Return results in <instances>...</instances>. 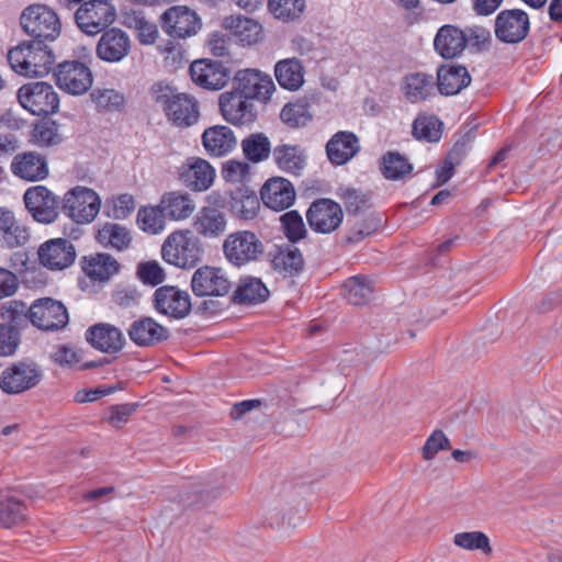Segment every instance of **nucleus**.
Listing matches in <instances>:
<instances>
[{
    "label": "nucleus",
    "mask_w": 562,
    "mask_h": 562,
    "mask_svg": "<svg viewBox=\"0 0 562 562\" xmlns=\"http://www.w3.org/2000/svg\"><path fill=\"white\" fill-rule=\"evenodd\" d=\"M8 61L14 72L24 77H43L54 64V54L42 42L24 41L8 52Z\"/></svg>",
    "instance_id": "nucleus-1"
},
{
    "label": "nucleus",
    "mask_w": 562,
    "mask_h": 562,
    "mask_svg": "<svg viewBox=\"0 0 562 562\" xmlns=\"http://www.w3.org/2000/svg\"><path fill=\"white\" fill-rule=\"evenodd\" d=\"M24 32L36 42L54 41L61 30V23L55 11L44 4L27 7L20 18Z\"/></svg>",
    "instance_id": "nucleus-2"
},
{
    "label": "nucleus",
    "mask_w": 562,
    "mask_h": 562,
    "mask_svg": "<svg viewBox=\"0 0 562 562\" xmlns=\"http://www.w3.org/2000/svg\"><path fill=\"white\" fill-rule=\"evenodd\" d=\"M265 251L263 243L250 231H238L226 236L223 252L229 263L236 267L256 261Z\"/></svg>",
    "instance_id": "nucleus-3"
},
{
    "label": "nucleus",
    "mask_w": 562,
    "mask_h": 562,
    "mask_svg": "<svg viewBox=\"0 0 562 562\" xmlns=\"http://www.w3.org/2000/svg\"><path fill=\"white\" fill-rule=\"evenodd\" d=\"M21 105L34 115H49L59 106V98L53 86L36 81L23 85L18 91Z\"/></svg>",
    "instance_id": "nucleus-4"
},
{
    "label": "nucleus",
    "mask_w": 562,
    "mask_h": 562,
    "mask_svg": "<svg viewBox=\"0 0 562 562\" xmlns=\"http://www.w3.org/2000/svg\"><path fill=\"white\" fill-rule=\"evenodd\" d=\"M42 379L43 371L37 363L19 361L2 371L0 390L10 395L21 394L38 385Z\"/></svg>",
    "instance_id": "nucleus-5"
},
{
    "label": "nucleus",
    "mask_w": 562,
    "mask_h": 562,
    "mask_svg": "<svg viewBox=\"0 0 562 562\" xmlns=\"http://www.w3.org/2000/svg\"><path fill=\"white\" fill-rule=\"evenodd\" d=\"M29 319L40 330L57 331L66 327L69 315L63 302L52 297H42L29 306Z\"/></svg>",
    "instance_id": "nucleus-6"
},
{
    "label": "nucleus",
    "mask_w": 562,
    "mask_h": 562,
    "mask_svg": "<svg viewBox=\"0 0 562 562\" xmlns=\"http://www.w3.org/2000/svg\"><path fill=\"white\" fill-rule=\"evenodd\" d=\"M101 206L99 195L92 189L76 187L63 199V211L74 222L87 224L98 215Z\"/></svg>",
    "instance_id": "nucleus-7"
},
{
    "label": "nucleus",
    "mask_w": 562,
    "mask_h": 562,
    "mask_svg": "<svg viewBox=\"0 0 562 562\" xmlns=\"http://www.w3.org/2000/svg\"><path fill=\"white\" fill-rule=\"evenodd\" d=\"M115 16V9L109 1L90 0L78 8L75 21L82 32L95 35L112 24Z\"/></svg>",
    "instance_id": "nucleus-8"
},
{
    "label": "nucleus",
    "mask_w": 562,
    "mask_h": 562,
    "mask_svg": "<svg viewBox=\"0 0 562 562\" xmlns=\"http://www.w3.org/2000/svg\"><path fill=\"white\" fill-rule=\"evenodd\" d=\"M220 198L215 192L207 195L209 205L202 206L194 217L193 227L204 238H218L227 231V214L223 207L217 206Z\"/></svg>",
    "instance_id": "nucleus-9"
},
{
    "label": "nucleus",
    "mask_w": 562,
    "mask_h": 562,
    "mask_svg": "<svg viewBox=\"0 0 562 562\" xmlns=\"http://www.w3.org/2000/svg\"><path fill=\"white\" fill-rule=\"evenodd\" d=\"M56 85L72 95L87 92L93 82L91 69L78 60H66L59 64L54 72Z\"/></svg>",
    "instance_id": "nucleus-10"
},
{
    "label": "nucleus",
    "mask_w": 562,
    "mask_h": 562,
    "mask_svg": "<svg viewBox=\"0 0 562 562\" xmlns=\"http://www.w3.org/2000/svg\"><path fill=\"white\" fill-rule=\"evenodd\" d=\"M26 210L32 217L42 224L55 222L59 215V200L46 187L29 188L23 195Z\"/></svg>",
    "instance_id": "nucleus-11"
},
{
    "label": "nucleus",
    "mask_w": 562,
    "mask_h": 562,
    "mask_svg": "<svg viewBox=\"0 0 562 562\" xmlns=\"http://www.w3.org/2000/svg\"><path fill=\"white\" fill-rule=\"evenodd\" d=\"M306 220L314 232L330 234L341 225L344 211L340 204L334 200L321 198L310 205Z\"/></svg>",
    "instance_id": "nucleus-12"
},
{
    "label": "nucleus",
    "mask_w": 562,
    "mask_h": 562,
    "mask_svg": "<svg viewBox=\"0 0 562 562\" xmlns=\"http://www.w3.org/2000/svg\"><path fill=\"white\" fill-rule=\"evenodd\" d=\"M232 286L227 273L217 267H200L191 279V288L196 296H225Z\"/></svg>",
    "instance_id": "nucleus-13"
},
{
    "label": "nucleus",
    "mask_w": 562,
    "mask_h": 562,
    "mask_svg": "<svg viewBox=\"0 0 562 562\" xmlns=\"http://www.w3.org/2000/svg\"><path fill=\"white\" fill-rule=\"evenodd\" d=\"M529 30V16L519 9L503 10L495 19V36L502 43H520L527 37Z\"/></svg>",
    "instance_id": "nucleus-14"
},
{
    "label": "nucleus",
    "mask_w": 562,
    "mask_h": 562,
    "mask_svg": "<svg viewBox=\"0 0 562 562\" xmlns=\"http://www.w3.org/2000/svg\"><path fill=\"white\" fill-rule=\"evenodd\" d=\"M233 88L251 100L268 101L276 90L272 78L258 69L238 70L233 78Z\"/></svg>",
    "instance_id": "nucleus-15"
},
{
    "label": "nucleus",
    "mask_w": 562,
    "mask_h": 562,
    "mask_svg": "<svg viewBox=\"0 0 562 562\" xmlns=\"http://www.w3.org/2000/svg\"><path fill=\"white\" fill-rule=\"evenodd\" d=\"M220 109L224 119L234 125H245L256 120L254 100L235 88L220 95Z\"/></svg>",
    "instance_id": "nucleus-16"
},
{
    "label": "nucleus",
    "mask_w": 562,
    "mask_h": 562,
    "mask_svg": "<svg viewBox=\"0 0 562 562\" xmlns=\"http://www.w3.org/2000/svg\"><path fill=\"white\" fill-rule=\"evenodd\" d=\"M178 178L190 190L203 192L210 189L215 179V169L200 157H189L182 164Z\"/></svg>",
    "instance_id": "nucleus-17"
},
{
    "label": "nucleus",
    "mask_w": 562,
    "mask_h": 562,
    "mask_svg": "<svg viewBox=\"0 0 562 562\" xmlns=\"http://www.w3.org/2000/svg\"><path fill=\"white\" fill-rule=\"evenodd\" d=\"M176 193L169 192L162 196L157 206L140 207L137 213V223L142 231L158 234L165 228L166 218L176 216Z\"/></svg>",
    "instance_id": "nucleus-18"
},
{
    "label": "nucleus",
    "mask_w": 562,
    "mask_h": 562,
    "mask_svg": "<svg viewBox=\"0 0 562 562\" xmlns=\"http://www.w3.org/2000/svg\"><path fill=\"white\" fill-rule=\"evenodd\" d=\"M296 191L291 181L282 177L268 179L260 189V199L265 206L281 212L293 205Z\"/></svg>",
    "instance_id": "nucleus-19"
},
{
    "label": "nucleus",
    "mask_w": 562,
    "mask_h": 562,
    "mask_svg": "<svg viewBox=\"0 0 562 562\" xmlns=\"http://www.w3.org/2000/svg\"><path fill=\"white\" fill-rule=\"evenodd\" d=\"M193 82L209 90H221L229 81V70L220 61L195 60L189 68Z\"/></svg>",
    "instance_id": "nucleus-20"
},
{
    "label": "nucleus",
    "mask_w": 562,
    "mask_h": 562,
    "mask_svg": "<svg viewBox=\"0 0 562 562\" xmlns=\"http://www.w3.org/2000/svg\"><path fill=\"white\" fill-rule=\"evenodd\" d=\"M224 487L215 485L209 479L182 477L180 483V501L187 506L209 504L224 493Z\"/></svg>",
    "instance_id": "nucleus-21"
},
{
    "label": "nucleus",
    "mask_w": 562,
    "mask_h": 562,
    "mask_svg": "<svg viewBox=\"0 0 562 562\" xmlns=\"http://www.w3.org/2000/svg\"><path fill=\"white\" fill-rule=\"evenodd\" d=\"M40 262L50 270H63L74 263L76 249L66 238L45 241L38 249Z\"/></svg>",
    "instance_id": "nucleus-22"
},
{
    "label": "nucleus",
    "mask_w": 562,
    "mask_h": 562,
    "mask_svg": "<svg viewBox=\"0 0 562 562\" xmlns=\"http://www.w3.org/2000/svg\"><path fill=\"white\" fill-rule=\"evenodd\" d=\"M130 36L122 30L113 27L102 33L95 47L97 56L106 63H119L131 50Z\"/></svg>",
    "instance_id": "nucleus-23"
},
{
    "label": "nucleus",
    "mask_w": 562,
    "mask_h": 562,
    "mask_svg": "<svg viewBox=\"0 0 562 562\" xmlns=\"http://www.w3.org/2000/svg\"><path fill=\"white\" fill-rule=\"evenodd\" d=\"M85 337L94 349L109 355L120 352L125 346V337L121 329L108 323L90 326Z\"/></svg>",
    "instance_id": "nucleus-24"
},
{
    "label": "nucleus",
    "mask_w": 562,
    "mask_h": 562,
    "mask_svg": "<svg viewBox=\"0 0 562 562\" xmlns=\"http://www.w3.org/2000/svg\"><path fill=\"white\" fill-rule=\"evenodd\" d=\"M402 92L411 103H420L436 95V78L428 72L414 71L406 74L402 79Z\"/></svg>",
    "instance_id": "nucleus-25"
},
{
    "label": "nucleus",
    "mask_w": 562,
    "mask_h": 562,
    "mask_svg": "<svg viewBox=\"0 0 562 562\" xmlns=\"http://www.w3.org/2000/svg\"><path fill=\"white\" fill-rule=\"evenodd\" d=\"M468 45L465 32L456 25H442L434 38V48L443 59L459 57Z\"/></svg>",
    "instance_id": "nucleus-26"
},
{
    "label": "nucleus",
    "mask_w": 562,
    "mask_h": 562,
    "mask_svg": "<svg viewBox=\"0 0 562 562\" xmlns=\"http://www.w3.org/2000/svg\"><path fill=\"white\" fill-rule=\"evenodd\" d=\"M359 150V138L352 132L339 131L326 144L328 160L335 166L347 164Z\"/></svg>",
    "instance_id": "nucleus-27"
},
{
    "label": "nucleus",
    "mask_w": 562,
    "mask_h": 562,
    "mask_svg": "<svg viewBox=\"0 0 562 562\" xmlns=\"http://www.w3.org/2000/svg\"><path fill=\"white\" fill-rule=\"evenodd\" d=\"M11 171L23 180L41 181L48 176V165L44 156L34 151H26L13 158Z\"/></svg>",
    "instance_id": "nucleus-28"
},
{
    "label": "nucleus",
    "mask_w": 562,
    "mask_h": 562,
    "mask_svg": "<svg viewBox=\"0 0 562 562\" xmlns=\"http://www.w3.org/2000/svg\"><path fill=\"white\" fill-rule=\"evenodd\" d=\"M471 80L468 69L461 65H441L437 69V89L446 97L460 93L471 83Z\"/></svg>",
    "instance_id": "nucleus-29"
},
{
    "label": "nucleus",
    "mask_w": 562,
    "mask_h": 562,
    "mask_svg": "<svg viewBox=\"0 0 562 562\" xmlns=\"http://www.w3.org/2000/svg\"><path fill=\"white\" fill-rule=\"evenodd\" d=\"M29 239V231L8 209L0 207V247L15 248Z\"/></svg>",
    "instance_id": "nucleus-30"
},
{
    "label": "nucleus",
    "mask_w": 562,
    "mask_h": 562,
    "mask_svg": "<svg viewBox=\"0 0 562 562\" xmlns=\"http://www.w3.org/2000/svg\"><path fill=\"white\" fill-rule=\"evenodd\" d=\"M95 240L103 248L124 251L131 246L133 236L126 226L114 222H105L99 226Z\"/></svg>",
    "instance_id": "nucleus-31"
},
{
    "label": "nucleus",
    "mask_w": 562,
    "mask_h": 562,
    "mask_svg": "<svg viewBox=\"0 0 562 562\" xmlns=\"http://www.w3.org/2000/svg\"><path fill=\"white\" fill-rule=\"evenodd\" d=\"M202 142L205 150L216 157L232 151L237 144L234 132L224 125L209 127L202 134Z\"/></svg>",
    "instance_id": "nucleus-32"
},
{
    "label": "nucleus",
    "mask_w": 562,
    "mask_h": 562,
    "mask_svg": "<svg viewBox=\"0 0 562 562\" xmlns=\"http://www.w3.org/2000/svg\"><path fill=\"white\" fill-rule=\"evenodd\" d=\"M223 27L231 31L243 44L252 45L259 42L262 35V26L256 20L229 15L224 18Z\"/></svg>",
    "instance_id": "nucleus-33"
},
{
    "label": "nucleus",
    "mask_w": 562,
    "mask_h": 562,
    "mask_svg": "<svg viewBox=\"0 0 562 562\" xmlns=\"http://www.w3.org/2000/svg\"><path fill=\"white\" fill-rule=\"evenodd\" d=\"M128 336L138 346H150L167 338V330L150 317L135 321Z\"/></svg>",
    "instance_id": "nucleus-34"
},
{
    "label": "nucleus",
    "mask_w": 562,
    "mask_h": 562,
    "mask_svg": "<svg viewBox=\"0 0 562 562\" xmlns=\"http://www.w3.org/2000/svg\"><path fill=\"white\" fill-rule=\"evenodd\" d=\"M274 76L282 88L296 91L304 83V67L295 57L285 58L276 64Z\"/></svg>",
    "instance_id": "nucleus-35"
},
{
    "label": "nucleus",
    "mask_w": 562,
    "mask_h": 562,
    "mask_svg": "<svg viewBox=\"0 0 562 562\" xmlns=\"http://www.w3.org/2000/svg\"><path fill=\"white\" fill-rule=\"evenodd\" d=\"M276 165L283 171L299 175L306 165L304 149L299 145L282 144L272 150Z\"/></svg>",
    "instance_id": "nucleus-36"
},
{
    "label": "nucleus",
    "mask_w": 562,
    "mask_h": 562,
    "mask_svg": "<svg viewBox=\"0 0 562 562\" xmlns=\"http://www.w3.org/2000/svg\"><path fill=\"white\" fill-rule=\"evenodd\" d=\"M178 268L195 267L203 254L200 239L189 229L178 231Z\"/></svg>",
    "instance_id": "nucleus-37"
},
{
    "label": "nucleus",
    "mask_w": 562,
    "mask_h": 562,
    "mask_svg": "<svg viewBox=\"0 0 562 562\" xmlns=\"http://www.w3.org/2000/svg\"><path fill=\"white\" fill-rule=\"evenodd\" d=\"M269 296V290L258 278L247 277L240 280L233 292L232 302L235 304H258Z\"/></svg>",
    "instance_id": "nucleus-38"
},
{
    "label": "nucleus",
    "mask_w": 562,
    "mask_h": 562,
    "mask_svg": "<svg viewBox=\"0 0 562 562\" xmlns=\"http://www.w3.org/2000/svg\"><path fill=\"white\" fill-rule=\"evenodd\" d=\"M273 269L284 278L299 276L304 269L301 251L294 247L280 248L272 258Z\"/></svg>",
    "instance_id": "nucleus-39"
},
{
    "label": "nucleus",
    "mask_w": 562,
    "mask_h": 562,
    "mask_svg": "<svg viewBox=\"0 0 562 562\" xmlns=\"http://www.w3.org/2000/svg\"><path fill=\"white\" fill-rule=\"evenodd\" d=\"M120 265L109 254H97L85 258L82 263L83 272L92 280L105 281L119 271Z\"/></svg>",
    "instance_id": "nucleus-40"
},
{
    "label": "nucleus",
    "mask_w": 562,
    "mask_h": 562,
    "mask_svg": "<svg viewBox=\"0 0 562 562\" xmlns=\"http://www.w3.org/2000/svg\"><path fill=\"white\" fill-rule=\"evenodd\" d=\"M240 146L245 158L252 164L267 160L273 150L268 136L259 132L245 137Z\"/></svg>",
    "instance_id": "nucleus-41"
},
{
    "label": "nucleus",
    "mask_w": 562,
    "mask_h": 562,
    "mask_svg": "<svg viewBox=\"0 0 562 562\" xmlns=\"http://www.w3.org/2000/svg\"><path fill=\"white\" fill-rule=\"evenodd\" d=\"M337 196L344 203L349 216L364 214L372 206L371 195L369 193L351 187H339L337 190Z\"/></svg>",
    "instance_id": "nucleus-42"
},
{
    "label": "nucleus",
    "mask_w": 562,
    "mask_h": 562,
    "mask_svg": "<svg viewBox=\"0 0 562 562\" xmlns=\"http://www.w3.org/2000/svg\"><path fill=\"white\" fill-rule=\"evenodd\" d=\"M380 169L384 178L396 181L409 176L413 165L397 151H387L381 158Z\"/></svg>",
    "instance_id": "nucleus-43"
},
{
    "label": "nucleus",
    "mask_w": 562,
    "mask_h": 562,
    "mask_svg": "<svg viewBox=\"0 0 562 562\" xmlns=\"http://www.w3.org/2000/svg\"><path fill=\"white\" fill-rule=\"evenodd\" d=\"M150 97L168 116L169 121L176 123V87L172 81L158 80L150 88Z\"/></svg>",
    "instance_id": "nucleus-44"
},
{
    "label": "nucleus",
    "mask_w": 562,
    "mask_h": 562,
    "mask_svg": "<svg viewBox=\"0 0 562 562\" xmlns=\"http://www.w3.org/2000/svg\"><path fill=\"white\" fill-rule=\"evenodd\" d=\"M280 119L292 128L305 126L313 119L308 100L306 98H300L293 102L286 103L281 110Z\"/></svg>",
    "instance_id": "nucleus-45"
},
{
    "label": "nucleus",
    "mask_w": 562,
    "mask_h": 562,
    "mask_svg": "<svg viewBox=\"0 0 562 562\" xmlns=\"http://www.w3.org/2000/svg\"><path fill=\"white\" fill-rule=\"evenodd\" d=\"M232 209L241 221L254 220L260 209V202L254 191L238 189L232 195Z\"/></svg>",
    "instance_id": "nucleus-46"
},
{
    "label": "nucleus",
    "mask_w": 562,
    "mask_h": 562,
    "mask_svg": "<svg viewBox=\"0 0 562 562\" xmlns=\"http://www.w3.org/2000/svg\"><path fill=\"white\" fill-rule=\"evenodd\" d=\"M342 294L350 304L363 305L371 300L373 286L366 277L356 276L344 283Z\"/></svg>",
    "instance_id": "nucleus-47"
},
{
    "label": "nucleus",
    "mask_w": 562,
    "mask_h": 562,
    "mask_svg": "<svg viewBox=\"0 0 562 562\" xmlns=\"http://www.w3.org/2000/svg\"><path fill=\"white\" fill-rule=\"evenodd\" d=\"M412 134L418 140L438 142L442 134V122L435 115L419 114L413 122Z\"/></svg>",
    "instance_id": "nucleus-48"
},
{
    "label": "nucleus",
    "mask_w": 562,
    "mask_h": 562,
    "mask_svg": "<svg viewBox=\"0 0 562 562\" xmlns=\"http://www.w3.org/2000/svg\"><path fill=\"white\" fill-rule=\"evenodd\" d=\"M27 522V508L15 496H7V498L0 503L1 527H12Z\"/></svg>",
    "instance_id": "nucleus-49"
},
{
    "label": "nucleus",
    "mask_w": 562,
    "mask_h": 562,
    "mask_svg": "<svg viewBox=\"0 0 562 562\" xmlns=\"http://www.w3.org/2000/svg\"><path fill=\"white\" fill-rule=\"evenodd\" d=\"M382 218L380 214L369 213L362 221L355 222L346 232L344 241L347 245L360 243L367 236L375 233L381 226Z\"/></svg>",
    "instance_id": "nucleus-50"
},
{
    "label": "nucleus",
    "mask_w": 562,
    "mask_h": 562,
    "mask_svg": "<svg viewBox=\"0 0 562 562\" xmlns=\"http://www.w3.org/2000/svg\"><path fill=\"white\" fill-rule=\"evenodd\" d=\"M95 106L103 112L121 111L125 106V97L115 89H95L90 94Z\"/></svg>",
    "instance_id": "nucleus-51"
},
{
    "label": "nucleus",
    "mask_w": 562,
    "mask_h": 562,
    "mask_svg": "<svg viewBox=\"0 0 562 562\" xmlns=\"http://www.w3.org/2000/svg\"><path fill=\"white\" fill-rule=\"evenodd\" d=\"M280 223L284 236L291 243H297L307 235L303 217L297 211H288L282 214L280 216Z\"/></svg>",
    "instance_id": "nucleus-52"
},
{
    "label": "nucleus",
    "mask_w": 562,
    "mask_h": 562,
    "mask_svg": "<svg viewBox=\"0 0 562 562\" xmlns=\"http://www.w3.org/2000/svg\"><path fill=\"white\" fill-rule=\"evenodd\" d=\"M268 8L274 18L293 21L300 18L305 8L304 0H268Z\"/></svg>",
    "instance_id": "nucleus-53"
},
{
    "label": "nucleus",
    "mask_w": 562,
    "mask_h": 562,
    "mask_svg": "<svg viewBox=\"0 0 562 562\" xmlns=\"http://www.w3.org/2000/svg\"><path fill=\"white\" fill-rule=\"evenodd\" d=\"M453 543L464 550H481L485 554L492 553L490 539L481 531L459 532L454 536Z\"/></svg>",
    "instance_id": "nucleus-54"
},
{
    "label": "nucleus",
    "mask_w": 562,
    "mask_h": 562,
    "mask_svg": "<svg viewBox=\"0 0 562 562\" xmlns=\"http://www.w3.org/2000/svg\"><path fill=\"white\" fill-rule=\"evenodd\" d=\"M199 117L198 101L187 93H178V126H191L199 121Z\"/></svg>",
    "instance_id": "nucleus-55"
},
{
    "label": "nucleus",
    "mask_w": 562,
    "mask_h": 562,
    "mask_svg": "<svg viewBox=\"0 0 562 562\" xmlns=\"http://www.w3.org/2000/svg\"><path fill=\"white\" fill-rule=\"evenodd\" d=\"M154 306L156 311L170 318L176 317V288L164 285L155 291Z\"/></svg>",
    "instance_id": "nucleus-56"
},
{
    "label": "nucleus",
    "mask_w": 562,
    "mask_h": 562,
    "mask_svg": "<svg viewBox=\"0 0 562 562\" xmlns=\"http://www.w3.org/2000/svg\"><path fill=\"white\" fill-rule=\"evenodd\" d=\"M202 26L201 19L188 7L178 5V38L195 35Z\"/></svg>",
    "instance_id": "nucleus-57"
},
{
    "label": "nucleus",
    "mask_w": 562,
    "mask_h": 562,
    "mask_svg": "<svg viewBox=\"0 0 562 562\" xmlns=\"http://www.w3.org/2000/svg\"><path fill=\"white\" fill-rule=\"evenodd\" d=\"M451 448L450 439L440 429L431 432L422 448V457L425 461L432 460L438 452Z\"/></svg>",
    "instance_id": "nucleus-58"
},
{
    "label": "nucleus",
    "mask_w": 562,
    "mask_h": 562,
    "mask_svg": "<svg viewBox=\"0 0 562 562\" xmlns=\"http://www.w3.org/2000/svg\"><path fill=\"white\" fill-rule=\"evenodd\" d=\"M160 26L162 31L168 34L171 38L165 44L158 45V50L161 54H166V59L169 58V54L172 53L175 49V32H176V7L172 5L168 8L161 15H160Z\"/></svg>",
    "instance_id": "nucleus-59"
},
{
    "label": "nucleus",
    "mask_w": 562,
    "mask_h": 562,
    "mask_svg": "<svg viewBox=\"0 0 562 562\" xmlns=\"http://www.w3.org/2000/svg\"><path fill=\"white\" fill-rule=\"evenodd\" d=\"M50 359L59 367L74 368L81 361V356L70 345H58L52 351Z\"/></svg>",
    "instance_id": "nucleus-60"
},
{
    "label": "nucleus",
    "mask_w": 562,
    "mask_h": 562,
    "mask_svg": "<svg viewBox=\"0 0 562 562\" xmlns=\"http://www.w3.org/2000/svg\"><path fill=\"white\" fill-rule=\"evenodd\" d=\"M1 316L13 325H21L29 319V307L22 301L12 300L1 307Z\"/></svg>",
    "instance_id": "nucleus-61"
},
{
    "label": "nucleus",
    "mask_w": 562,
    "mask_h": 562,
    "mask_svg": "<svg viewBox=\"0 0 562 562\" xmlns=\"http://www.w3.org/2000/svg\"><path fill=\"white\" fill-rule=\"evenodd\" d=\"M137 276L144 283L153 286L165 280V272L156 261L140 262L137 267Z\"/></svg>",
    "instance_id": "nucleus-62"
},
{
    "label": "nucleus",
    "mask_w": 562,
    "mask_h": 562,
    "mask_svg": "<svg viewBox=\"0 0 562 562\" xmlns=\"http://www.w3.org/2000/svg\"><path fill=\"white\" fill-rule=\"evenodd\" d=\"M19 345V334L13 326L0 324V356L12 355Z\"/></svg>",
    "instance_id": "nucleus-63"
},
{
    "label": "nucleus",
    "mask_w": 562,
    "mask_h": 562,
    "mask_svg": "<svg viewBox=\"0 0 562 562\" xmlns=\"http://www.w3.org/2000/svg\"><path fill=\"white\" fill-rule=\"evenodd\" d=\"M231 38L221 32H213L207 40V47L215 57H224L229 54Z\"/></svg>",
    "instance_id": "nucleus-64"
}]
</instances>
